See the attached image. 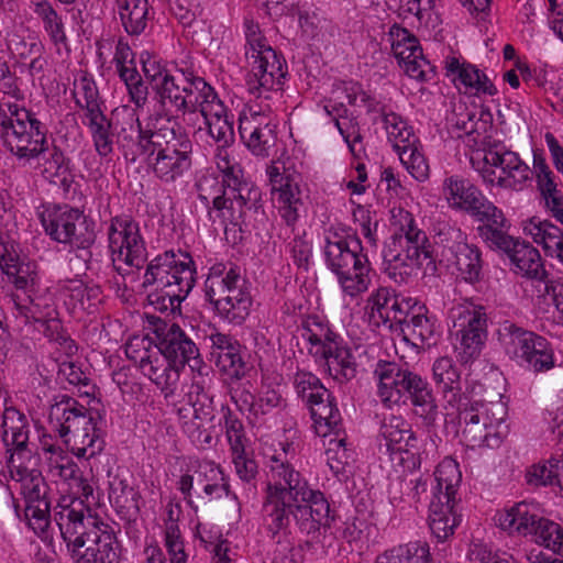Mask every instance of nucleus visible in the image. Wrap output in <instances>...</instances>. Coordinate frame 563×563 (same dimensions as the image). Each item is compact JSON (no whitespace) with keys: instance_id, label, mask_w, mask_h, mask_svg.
<instances>
[{"instance_id":"obj_1","label":"nucleus","mask_w":563,"mask_h":563,"mask_svg":"<svg viewBox=\"0 0 563 563\" xmlns=\"http://www.w3.org/2000/svg\"><path fill=\"white\" fill-rule=\"evenodd\" d=\"M264 512L273 530L316 536L334 520L330 504L320 490L308 487L306 481L288 462L273 456Z\"/></svg>"},{"instance_id":"obj_2","label":"nucleus","mask_w":563,"mask_h":563,"mask_svg":"<svg viewBox=\"0 0 563 563\" xmlns=\"http://www.w3.org/2000/svg\"><path fill=\"white\" fill-rule=\"evenodd\" d=\"M140 155L147 156V165L157 178L173 183L191 167L192 143L186 134L176 131L174 118L155 114L147 126L142 128L136 118Z\"/></svg>"},{"instance_id":"obj_3","label":"nucleus","mask_w":563,"mask_h":563,"mask_svg":"<svg viewBox=\"0 0 563 563\" xmlns=\"http://www.w3.org/2000/svg\"><path fill=\"white\" fill-rule=\"evenodd\" d=\"M59 507L55 521L74 563H120L121 547L110 525L84 509Z\"/></svg>"},{"instance_id":"obj_4","label":"nucleus","mask_w":563,"mask_h":563,"mask_svg":"<svg viewBox=\"0 0 563 563\" xmlns=\"http://www.w3.org/2000/svg\"><path fill=\"white\" fill-rule=\"evenodd\" d=\"M0 128L5 146L25 162L38 156L48 143L42 122L26 109L5 102L3 98L0 99Z\"/></svg>"},{"instance_id":"obj_5","label":"nucleus","mask_w":563,"mask_h":563,"mask_svg":"<svg viewBox=\"0 0 563 563\" xmlns=\"http://www.w3.org/2000/svg\"><path fill=\"white\" fill-rule=\"evenodd\" d=\"M221 273L220 266L212 268L206 282V297L223 320L240 325L250 314L252 297L235 268H230L223 277Z\"/></svg>"},{"instance_id":"obj_6","label":"nucleus","mask_w":563,"mask_h":563,"mask_svg":"<svg viewBox=\"0 0 563 563\" xmlns=\"http://www.w3.org/2000/svg\"><path fill=\"white\" fill-rule=\"evenodd\" d=\"M45 232L56 242L69 243L78 249L76 257L89 268L92 258L90 246L95 243L96 234L86 217L78 209L54 207L41 216Z\"/></svg>"},{"instance_id":"obj_7","label":"nucleus","mask_w":563,"mask_h":563,"mask_svg":"<svg viewBox=\"0 0 563 563\" xmlns=\"http://www.w3.org/2000/svg\"><path fill=\"white\" fill-rule=\"evenodd\" d=\"M112 252V267L121 276L131 273L132 267L141 268L147 252L140 225L130 217H114L108 230Z\"/></svg>"},{"instance_id":"obj_8","label":"nucleus","mask_w":563,"mask_h":563,"mask_svg":"<svg viewBox=\"0 0 563 563\" xmlns=\"http://www.w3.org/2000/svg\"><path fill=\"white\" fill-rule=\"evenodd\" d=\"M460 421L464 422L462 437L471 448H495L501 442L496 427L503 422L504 407L500 402L474 401L463 409L459 407Z\"/></svg>"},{"instance_id":"obj_9","label":"nucleus","mask_w":563,"mask_h":563,"mask_svg":"<svg viewBox=\"0 0 563 563\" xmlns=\"http://www.w3.org/2000/svg\"><path fill=\"white\" fill-rule=\"evenodd\" d=\"M147 320L157 339L156 347L177 368L191 360L197 361L199 350L196 343L177 323L155 316H148Z\"/></svg>"},{"instance_id":"obj_10","label":"nucleus","mask_w":563,"mask_h":563,"mask_svg":"<svg viewBox=\"0 0 563 563\" xmlns=\"http://www.w3.org/2000/svg\"><path fill=\"white\" fill-rule=\"evenodd\" d=\"M486 321V314L481 310L464 309L459 312L454 327L460 328L456 332L460 338V345H456L455 350L463 364H467L479 356L487 335Z\"/></svg>"},{"instance_id":"obj_11","label":"nucleus","mask_w":563,"mask_h":563,"mask_svg":"<svg viewBox=\"0 0 563 563\" xmlns=\"http://www.w3.org/2000/svg\"><path fill=\"white\" fill-rule=\"evenodd\" d=\"M275 125L269 114L261 111L243 112L239 118V132L245 146L256 156L267 157L276 144Z\"/></svg>"},{"instance_id":"obj_12","label":"nucleus","mask_w":563,"mask_h":563,"mask_svg":"<svg viewBox=\"0 0 563 563\" xmlns=\"http://www.w3.org/2000/svg\"><path fill=\"white\" fill-rule=\"evenodd\" d=\"M203 89V78L192 74L186 76L183 73L179 76L172 75L168 79H165L155 93L163 107L170 104L176 111L194 113L195 104H197L198 97Z\"/></svg>"},{"instance_id":"obj_13","label":"nucleus","mask_w":563,"mask_h":563,"mask_svg":"<svg viewBox=\"0 0 563 563\" xmlns=\"http://www.w3.org/2000/svg\"><path fill=\"white\" fill-rule=\"evenodd\" d=\"M264 55L250 63L246 77L247 89L261 97L265 91L280 90L286 76L285 62L273 48L264 49Z\"/></svg>"},{"instance_id":"obj_14","label":"nucleus","mask_w":563,"mask_h":563,"mask_svg":"<svg viewBox=\"0 0 563 563\" xmlns=\"http://www.w3.org/2000/svg\"><path fill=\"white\" fill-rule=\"evenodd\" d=\"M60 438L68 449L78 457L89 460L99 454L104 448L101 430L88 409L78 417L68 430L60 433Z\"/></svg>"},{"instance_id":"obj_15","label":"nucleus","mask_w":563,"mask_h":563,"mask_svg":"<svg viewBox=\"0 0 563 563\" xmlns=\"http://www.w3.org/2000/svg\"><path fill=\"white\" fill-rule=\"evenodd\" d=\"M380 437L379 448L390 452L393 459L398 457L400 463L411 460L412 468L419 464L416 453L411 452L416 449L417 439L405 419L397 416L385 418L380 426Z\"/></svg>"},{"instance_id":"obj_16","label":"nucleus","mask_w":563,"mask_h":563,"mask_svg":"<svg viewBox=\"0 0 563 563\" xmlns=\"http://www.w3.org/2000/svg\"><path fill=\"white\" fill-rule=\"evenodd\" d=\"M0 267L15 289L22 291V295L36 292L38 288L37 264L21 258L10 242L0 243Z\"/></svg>"},{"instance_id":"obj_17","label":"nucleus","mask_w":563,"mask_h":563,"mask_svg":"<svg viewBox=\"0 0 563 563\" xmlns=\"http://www.w3.org/2000/svg\"><path fill=\"white\" fill-rule=\"evenodd\" d=\"M211 357L219 371L230 378L241 379L249 371L242 353V345L232 335L213 332L209 335Z\"/></svg>"},{"instance_id":"obj_18","label":"nucleus","mask_w":563,"mask_h":563,"mask_svg":"<svg viewBox=\"0 0 563 563\" xmlns=\"http://www.w3.org/2000/svg\"><path fill=\"white\" fill-rule=\"evenodd\" d=\"M442 256L456 268L462 278L474 284L482 278L483 260L479 249L464 240L444 245Z\"/></svg>"},{"instance_id":"obj_19","label":"nucleus","mask_w":563,"mask_h":563,"mask_svg":"<svg viewBox=\"0 0 563 563\" xmlns=\"http://www.w3.org/2000/svg\"><path fill=\"white\" fill-rule=\"evenodd\" d=\"M496 249L504 251L525 277L540 282L547 280L548 273L543 267L541 255L531 244L510 236V242L497 245Z\"/></svg>"},{"instance_id":"obj_20","label":"nucleus","mask_w":563,"mask_h":563,"mask_svg":"<svg viewBox=\"0 0 563 563\" xmlns=\"http://www.w3.org/2000/svg\"><path fill=\"white\" fill-rule=\"evenodd\" d=\"M406 396L415 407V412L421 417L426 424L431 426L438 417V406L428 382L408 369L401 398Z\"/></svg>"},{"instance_id":"obj_21","label":"nucleus","mask_w":563,"mask_h":563,"mask_svg":"<svg viewBox=\"0 0 563 563\" xmlns=\"http://www.w3.org/2000/svg\"><path fill=\"white\" fill-rule=\"evenodd\" d=\"M222 187L225 195H231L238 207L246 206L247 210H257L261 206V191L253 184L243 179L241 168L230 166L223 172Z\"/></svg>"},{"instance_id":"obj_22","label":"nucleus","mask_w":563,"mask_h":563,"mask_svg":"<svg viewBox=\"0 0 563 563\" xmlns=\"http://www.w3.org/2000/svg\"><path fill=\"white\" fill-rule=\"evenodd\" d=\"M407 373V368H402L395 362L385 361L377 364L375 375L379 379L378 395L384 404L400 402Z\"/></svg>"},{"instance_id":"obj_23","label":"nucleus","mask_w":563,"mask_h":563,"mask_svg":"<svg viewBox=\"0 0 563 563\" xmlns=\"http://www.w3.org/2000/svg\"><path fill=\"white\" fill-rule=\"evenodd\" d=\"M361 243L357 239H351L350 241L335 235V240H327L324 247V254L328 266L333 273L341 272L343 268L351 269L352 264L360 260L365 254L360 252Z\"/></svg>"},{"instance_id":"obj_24","label":"nucleus","mask_w":563,"mask_h":563,"mask_svg":"<svg viewBox=\"0 0 563 563\" xmlns=\"http://www.w3.org/2000/svg\"><path fill=\"white\" fill-rule=\"evenodd\" d=\"M455 500H445L433 497L430 504L429 528L432 536L444 542L454 533L459 525V517L454 511Z\"/></svg>"},{"instance_id":"obj_25","label":"nucleus","mask_w":563,"mask_h":563,"mask_svg":"<svg viewBox=\"0 0 563 563\" xmlns=\"http://www.w3.org/2000/svg\"><path fill=\"white\" fill-rule=\"evenodd\" d=\"M540 518L530 511L528 504L519 503L507 510L497 512L495 521L504 531L526 537L533 534Z\"/></svg>"},{"instance_id":"obj_26","label":"nucleus","mask_w":563,"mask_h":563,"mask_svg":"<svg viewBox=\"0 0 563 563\" xmlns=\"http://www.w3.org/2000/svg\"><path fill=\"white\" fill-rule=\"evenodd\" d=\"M317 361L322 363L329 375L338 382L351 380L356 375L355 358L345 344L325 349Z\"/></svg>"},{"instance_id":"obj_27","label":"nucleus","mask_w":563,"mask_h":563,"mask_svg":"<svg viewBox=\"0 0 563 563\" xmlns=\"http://www.w3.org/2000/svg\"><path fill=\"white\" fill-rule=\"evenodd\" d=\"M140 494L124 479L114 477L109 486V499L121 519L133 522L140 514Z\"/></svg>"},{"instance_id":"obj_28","label":"nucleus","mask_w":563,"mask_h":563,"mask_svg":"<svg viewBox=\"0 0 563 563\" xmlns=\"http://www.w3.org/2000/svg\"><path fill=\"white\" fill-rule=\"evenodd\" d=\"M372 312L378 313L384 321H395L402 324L410 314V299L400 298L388 288H379L372 297Z\"/></svg>"},{"instance_id":"obj_29","label":"nucleus","mask_w":563,"mask_h":563,"mask_svg":"<svg viewBox=\"0 0 563 563\" xmlns=\"http://www.w3.org/2000/svg\"><path fill=\"white\" fill-rule=\"evenodd\" d=\"M140 368L166 396L174 391L179 378L178 368L159 350L154 351L153 357Z\"/></svg>"},{"instance_id":"obj_30","label":"nucleus","mask_w":563,"mask_h":563,"mask_svg":"<svg viewBox=\"0 0 563 563\" xmlns=\"http://www.w3.org/2000/svg\"><path fill=\"white\" fill-rule=\"evenodd\" d=\"M476 221L483 223L477 228L478 235L489 243V246L496 247L510 242V235L507 232L510 224L504 212L495 205L489 211L478 217Z\"/></svg>"},{"instance_id":"obj_31","label":"nucleus","mask_w":563,"mask_h":563,"mask_svg":"<svg viewBox=\"0 0 563 563\" xmlns=\"http://www.w3.org/2000/svg\"><path fill=\"white\" fill-rule=\"evenodd\" d=\"M34 159H37L36 168L49 183L57 184L66 180L69 172L68 159L58 146L47 143Z\"/></svg>"},{"instance_id":"obj_32","label":"nucleus","mask_w":563,"mask_h":563,"mask_svg":"<svg viewBox=\"0 0 563 563\" xmlns=\"http://www.w3.org/2000/svg\"><path fill=\"white\" fill-rule=\"evenodd\" d=\"M384 262L387 265L386 271L395 276L396 269L401 267H421L424 263L420 260L417 247H406L398 234H394L386 244L383 253Z\"/></svg>"},{"instance_id":"obj_33","label":"nucleus","mask_w":563,"mask_h":563,"mask_svg":"<svg viewBox=\"0 0 563 563\" xmlns=\"http://www.w3.org/2000/svg\"><path fill=\"white\" fill-rule=\"evenodd\" d=\"M88 409L73 397L63 395L51 406L48 419L54 431L58 433L65 432L70 426L77 422L78 417Z\"/></svg>"},{"instance_id":"obj_34","label":"nucleus","mask_w":563,"mask_h":563,"mask_svg":"<svg viewBox=\"0 0 563 563\" xmlns=\"http://www.w3.org/2000/svg\"><path fill=\"white\" fill-rule=\"evenodd\" d=\"M117 9L128 34L144 32L148 22V0H117Z\"/></svg>"},{"instance_id":"obj_35","label":"nucleus","mask_w":563,"mask_h":563,"mask_svg":"<svg viewBox=\"0 0 563 563\" xmlns=\"http://www.w3.org/2000/svg\"><path fill=\"white\" fill-rule=\"evenodd\" d=\"M400 218V240L405 243L406 247L415 246L420 255V260L428 264L432 263V245L430 244L426 232L418 229L412 214L402 209L398 213Z\"/></svg>"},{"instance_id":"obj_36","label":"nucleus","mask_w":563,"mask_h":563,"mask_svg":"<svg viewBox=\"0 0 563 563\" xmlns=\"http://www.w3.org/2000/svg\"><path fill=\"white\" fill-rule=\"evenodd\" d=\"M184 274L185 275L180 276L178 279L177 288H156L153 292L148 295L151 303L154 305L156 309L163 312L168 311L170 313H176L177 311H180V303L190 292L189 285L191 283V280L187 276V272H185Z\"/></svg>"},{"instance_id":"obj_37","label":"nucleus","mask_w":563,"mask_h":563,"mask_svg":"<svg viewBox=\"0 0 563 563\" xmlns=\"http://www.w3.org/2000/svg\"><path fill=\"white\" fill-rule=\"evenodd\" d=\"M534 335V332L518 327L509 321H506L499 329V339L506 353L511 358L519 361L529 350V345Z\"/></svg>"},{"instance_id":"obj_38","label":"nucleus","mask_w":563,"mask_h":563,"mask_svg":"<svg viewBox=\"0 0 563 563\" xmlns=\"http://www.w3.org/2000/svg\"><path fill=\"white\" fill-rule=\"evenodd\" d=\"M176 260L177 254L173 251H167L153 258L146 267L143 286L156 285V288H177V283L172 285L169 280V275L173 273V268L176 267Z\"/></svg>"},{"instance_id":"obj_39","label":"nucleus","mask_w":563,"mask_h":563,"mask_svg":"<svg viewBox=\"0 0 563 563\" xmlns=\"http://www.w3.org/2000/svg\"><path fill=\"white\" fill-rule=\"evenodd\" d=\"M433 379L437 385L441 386L443 394H451L452 398L449 402L456 401L461 391V374L453 360L448 356L439 357L432 366Z\"/></svg>"},{"instance_id":"obj_40","label":"nucleus","mask_w":563,"mask_h":563,"mask_svg":"<svg viewBox=\"0 0 563 563\" xmlns=\"http://www.w3.org/2000/svg\"><path fill=\"white\" fill-rule=\"evenodd\" d=\"M311 417L314 421L317 432L325 435L327 432L336 431L341 423V415L334 404V398L329 391V397L321 396L310 407Z\"/></svg>"},{"instance_id":"obj_41","label":"nucleus","mask_w":563,"mask_h":563,"mask_svg":"<svg viewBox=\"0 0 563 563\" xmlns=\"http://www.w3.org/2000/svg\"><path fill=\"white\" fill-rule=\"evenodd\" d=\"M88 128L93 141L96 151L101 156H108L113 151L112 123L103 114L102 110L86 113Z\"/></svg>"},{"instance_id":"obj_42","label":"nucleus","mask_w":563,"mask_h":563,"mask_svg":"<svg viewBox=\"0 0 563 563\" xmlns=\"http://www.w3.org/2000/svg\"><path fill=\"white\" fill-rule=\"evenodd\" d=\"M376 563H430L429 545L420 542L401 544L378 555Z\"/></svg>"},{"instance_id":"obj_43","label":"nucleus","mask_w":563,"mask_h":563,"mask_svg":"<svg viewBox=\"0 0 563 563\" xmlns=\"http://www.w3.org/2000/svg\"><path fill=\"white\" fill-rule=\"evenodd\" d=\"M368 272H369V262L367 256H364L360 260H356L354 264H352L351 269L343 268L341 272H338L335 275L339 278V283L343 289V291L354 297L360 292H363L367 289L368 286Z\"/></svg>"},{"instance_id":"obj_44","label":"nucleus","mask_w":563,"mask_h":563,"mask_svg":"<svg viewBox=\"0 0 563 563\" xmlns=\"http://www.w3.org/2000/svg\"><path fill=\"white\" fill-rule=\"evenodd\" d=\"M437 482L434 497L445 500H455L456 488L461 482L459 465L452 460L441 462L434 472Z\"/></svg>"},{"instance_id":"obj_45","label":"nucleus","mask_w":563,"mask_h":563,"mask_svg":"<svg viewBox=\"0 0 563 563\" xmlns=\"http://www.w3.org/2000/svg\"><path fill=\"white\" fill-rule=\"evenodd\" d=\"M520 364H526L536 373L551 369L554 366V357L549 341L536 333Z\"/></svg>"},{"instance_id":"obj_46","label":"nucleus","mask_w":563,"mask_h":563,"mask_svg":"<svg viewBox=\"0 0 563 563\" xmlns=\"http://www.w3.org/2000/svg\"><path fill=\"white\" fill-rule=\"evenodd\" d=\"M525 230L551 255L552 250L558 249L559 243L563 240V231L559 227L549 220H540L538 217H532Z\"/></svg>"},{"instance_id":"obj_47","label":"nucleus","mask_w":563,"mask_h":563,"mask_svg":"<svg viewBox=\"0 0 563 563\" xmlns=\"http://www.w3.org/2000/svg\"><path fill=\"white\" fill-rule=\"evenodd\" d=\"M325 111L331 115L333 111L338 112V117H335L334 123L338 128L340 134L343 136L344 141L347 143L351 153L358 157L362 152H364L363 147V137L361 134V130L358 123L354 119H349L343 117L340 111L342 110L344 113L346 109L341 103L339 107H333L332 110H329V107H324Z\"/></svg>"},{"instance_id":"obj_48","label":"nucleus","mask_w":563,"mask_h":563,"mask_svg":"<svg viewBox=\"0 0 563 563\" xmlns=\"http://www.w3.org/2000/svg\"><path fill=\"white\" fill-rule=\"evenodd\" d=\"M533 536L538 544L563 555V528L559 523L541 517Z\"/></svg>"},{"instance_id":"obj_49","label":"nucleus","mask_w":563,"mask_h":563,"mask_svg":"<svg viewBox=\"0 0 563 563\" xmlns=\"http://www.w3.org/2000/svg\"><path fill=\"white\" fill-rule=\"evenodd\" d=\"M383 122L387 133L388 141L393 143L394 148L399 152L406 144H413L412 129L398 114L390 112L383 114Z\"/></svg>"},{"instance_id":"obj_50","label":"nucleus","mask_w":563,"mask_h":563,"mask_svg":"<svg viewBox=\"0 0 563 563\" xmlns=\"http://www.w3.org/2000/svg\"><path fill=\"white\" fill-rule=\"evenodd\" d=\"M506 164L505 175H498V187L514 188L531 178L532 170L517 153L509 151Z\"/></svg>"},{"instance_id":"obj_51","label":"nucleus","mask_w":563,"mask_h":563,"mask_svg":"<svg viewBox=\"0 0 563 563\" xmlns=\"http://www.w3.org/2000/svg\"><path fill=\"white\" fill-rule=\"evenodd\" d=\"M199 111L206 123L214 119L228 118L223 102L218 98L214 89L205 80V89L201 90L195 104L194 113Z\"/></svg>"},{"instance_id":"obj_52","label":"nucleus","mask_w":563,"mask_h":563,"mask_svg":"<svg viewBox=\"0 0 563 563\" xmlns=\"http://www.w3.org/2000/svg\"><path fill=\"white\" fill-rule=\"evenodd\" d=\"M443 189L448 201L453 207L462 209L478 188L467 178L451 176L444 180Z\"/></svg>"},{"instance_id":"obj_53","label":"nucleus","mask_w":563,"mask_h":563,"mask_svg":"<svg viewBox=\"0 0 563 563\" xmlns=\"http://www.w3.org/2000/svg\"><path fill=\"white\" fill-rule=\"evenodd\" d=\"M212 205L213 209L219 212L218 216L223 223L246 225L245 216L247 208L246 206L238 207V201L231 195H225L223 191L222 195L213 198Z\"/></svg>"},{"instance_id":"obj_54","label":"nucleus","mask_w":563,"mask_h":563,"mask_svg":"<svg viewBox=\"0 0 563 563\" xmlns=\"http://www.w3.org/2000/svg\"><path fill=\"white\" fill-rule=\"evenodd\" d=\"M279 212L288 225L294 224L299 216V208L302 206L301 191L294 180L289 187L282 190L277 196Z\"/></svg>"},{"instance_id":"obj_55","label":"nucleus","mask_w":563,"mask_h":563,"mask_svg":"<svg viewBox=\"0 0 563 563\" xmlns=\"http://www.w3.org/2000/svg\"><path fill=\"white\" fill-rule=\"evenodd\" d=\"M118 74L125 84L132 102H134L137 108L143 107L147 100L148 89L137 69L132 65H122Z\"/></svg>"},{"instance_id":"obj_56","label":"nucleus","mask_w":563,"mask_h":563,"mask_svg":"<svg viewBox=\"0 0 563 563\" xmlns=\"http://www.w3.org/2000/svg\"><path fill=\"white\" fill-rule=\"evenodd\" d=\"M402 324L407 327L410 334L416 340H419L421 344L431 346L437 343L434 323L424 313L411 311L407 321Z\"/></svg>"},{"instance_id":"obj_57","label":"nucleus","mask_w":563,"mask_h":563,"mask_svg":"<svg viewBox=\"0 0 563 563\" xmlns=\"http://www.w3.org/2000/svg\"><path fill=\"white\" fill-rule=\"evenodd\" d=\"M398 154L400 162L416 180L424 181L428 179L429 165L423 154H421L413 144H406Z\"/></svg>"},{"instance_id":"obj_58","label":"nucleus","mask_w":563,"mask_h":563,"mask_svg":"<svg viewBox=\"0 0 563 563\" xmlns=\"http://www.w3.org/2000/svg\"><path fill=\"white\" fill-rule=\"evenodd\" d=\"M35 13L42 19L44 27L54 43L66 41L62 19L47 1L36 2Z\"/></svg>"},{"instance_id":"obj_59","label":"nucleus","mask_w":563,"mask_h":563,"mask_svg":"<svg viewBox=\"0 0 563 563\" xmlns=\"http://www.w3.org/2000/svg\"><path fill=\"white\" fill-rule=\"evenodd\" d=\"M457 78L466 89H473L477 93L482 92L489 96L497 93V89L489 78L471 64H467L460 70V76Z\"/></svg>"},{"instance_id":"obj_60","label":"nucleus","mask_w":563,"mask_h":563,"mask_svg":"<svg viewBox=\"0 0 563 563\" xmlns=\"http://www.w3.org/2000/svg\"><path fill=\"white\" fill-rule=\"evenodd\" d=\"M448 122L452 131L456 132V136L461 137L463 134L471 135L476 132V113L466 104H457L454 107L452 113L448 117Z\"/></svg>"},{"instance_id":"obj_61","label":"nucleus","mask_w":563,"mask_h":563,"mask_svg":"<svg viewBox=\"0 0 563 563\" xmlns=\"http://www.w3.org/2000/svg\"><path fill=\"white\" fill-rule=\"evenodd\" d=\"M21 494L24 497L25 505L51 500L49 487L40 473L30 474L22 478Z\"/></svg>"},{"instance_id":"obj_62","label":"nucleus","mask_w":563,"mask_h":563,"mask_svg":"<svg viewBox=\"0 0 563 563\" xmlns=\"http://www.w3.org/2000/svg\"><path fill=\"white\" fill-rule=\"evenodd\" d=\"M24 516L36 534L45 533L51 522V500L25 505Z\"/></svg>"},{"instance_id":"obj_63","label":"nucleus","mask_w":563,"mask_h":563,"mask_svg":"<svg viewBox=\"0 0 563 563\" xmlns=\"http://www.w3.org/2000/svg\"><path fill=\"white\" fill-rule=\"evenodd\" d=\"M547 464L532 465L526 473L527 483L531 486H547L559 484L560 461L551 460Z\"/></svg>"},{"instance_id":"obj_64","label":"nucleus","mask_w":563,"mask_h":563,"mask_svg":"<svg viewBox=\"0 0 563 563\" xmlns=\"http://www.w3.org/2000/svg\"><path fill=\"white\" fill-rule=\"evenodd\" d=\"M165 547L170 563H187V553L181 540L180 530L176 521L172 520L166 525Z\"/></svg>"}]
</instances>
